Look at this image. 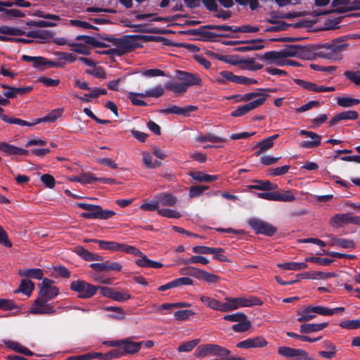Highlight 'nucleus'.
I'll use <instances>...</instances> for the list:
<instances>
[{
	"label": "nucleus",
	"instance_id": "obj_5",
	"mask_svg": "<svg viewBox=\"0 0 360 360\" xmlns=\"http://www.w3.org/2000/svg\"><path fill=\"white\" fill-rule=\"evenodd\" d=\"M226 311H232L240 307L260 306L262 301L252 295L243 297H226Z\"/></svg>",
	"mask_w": 360,
	"mask_h": 360
},
{
	"label": "nucleus",
	"instance_id": "obj_29",
	"mask_svg": "<svg viewBox=\"0 0 360 360\" xmlns=\"http://www.w3.org/2000/svg\"><path fill=\"white\" fill-rule=\"evenodd\" d=\"M189 176L199 182H211L219 179L218 175L207 174L202 172H191Z\"/></svg>",
	"mask_w": 360,
	"mask_h": 360
},
{
	"label": "nucleus",
	"instance_id": "obj_7",
	"mask_svg": "<svg viewBox=\"0 0 360 360\" xmlns=\"http://www.w3.org/2000/svg\"><path fill=\"white\" fill-rule=\"evenodd\" d=\"M207 25L200 26L197 29L188 30L186 33L190 35H198L200 37L199 39L202 41H214L216 37H231V35L226 33H215L210 30L209 28L206 27Z\"/></svg>",
	"mask_w": 360,
	"mask_h": 360
},
{
	"label": "nucleus",
	"instance_id": "obj_53",
	"mask_svg": "<svg viewBox=\"0 0 360 360\" xmlns=\"http://www.w3.org/2000/svg\"><path fill=\"white\" fill-rule=\"evenodd\" d=\"M195 313L190 309L178 310L174 312V316L177 321H184L189 319L191 316L195 315Z\"/></svg>",
	"mask_w": 360,
	"mask_h": 360
},
{
	"label": "nucleus",
	"instance_id": "obj_1",
	"mask_svg": "<svg viewBox=\"0 0 360 360\" xmlns=\"http://www.w3.org/2000/svg\"><path fill=\"white\" fill-rule=\"evenodd\" d=\"M53 281L44 278L40 285L39 297L34 300L30 312L32 314H53L56 309L47 302L54 299L59 293V289L52 285Z\"/></svg>",
	"mask_w": 360,
	"mask_h": 360
},
{
	"label": "nucleus",
	"instance_id": "obj_56",
	"mask_svg": "<svg viewBox=\"0 0 360 360\" xmlns=\"http://www.w3.org/2000/svg\"><path fill=\"white\" fill-rule=\"evenodd\" d=\"M231 351L229 349L219 345L214 356L217 359L214 360H228Z\"/></svg>",
	"mask_w": 360,
	"mask_h": 360
},
{
	"label": "nucleus",
	"instance_id": "obj_13",
	"mask_svg": "<svg viewBox=\"0 0 360 360\" xmlns=\"http://www.w3.org/2000/svg\"><path fill=\"white\" fill-rule=\"evenodd\" d=\"M268 342L262 336L248 338L237 343L236 347L241 349L262 348L266 346Z\"/></svg>",
	"mask_w": 360,
	"mask_h": 360
},
{
	"label": "nucleus",
	"instance_id": "obj_17",
	"mask_svg": "<svg viewBox=\"0 0 360 360\" xmlns=\"http://www.w3.org/2000/svg\"><path fill=\"white\" fill-rule=\"evenodd\" d=\"M359 117V113L355 110H347L336 114L330 121V126L337 124L342 120H355Z\"/></svg>",
	"mask_w": 360,
	"mask_h": 360
},
{
	"label": "nucleus",
	"instance_id": "obj_19",
	"mask_svg": "<svg viewBox=\"0 0 360 360\" xmlns=\"http://www.w3.org/2000/svg\"><path fill=\"white\" fill-rule=\"evenodd\" d=\"M200 300L207 307L220 311H226V303H221L218 300L205 295H201Z\"/></svg>",
	"mask_w": 360,
	"mask_h": 360
},
{
	"label": "nucleus",
	"instance_id": "obj_33",
	"mask_svg": "<svg viewBox=\"0 0 360 360\" xmlns=\"http://www.w3.org/2000/svg\"><path fill=\"white\" fill-rule=\"evenodd\" d=\"M195 140L199 143H204L207 141L212 143H224L226 141V139L210 133L206 134H200L196 137Z\"/></svg>",
	"mask_w": 360,
	"mask_h": 360
},
{
	"label": "nucleus",
	"instance_id": "obj_6",
	"mask_svg": "<svg viewBox=\"0 0 360 360\" xmlns=\"http://www.w3.org/2000/svg\"><path fill=\"white\" fill-rule=\"evenodd\" d=\"M70 287L71 290L77 292V297L81 299L91 298L98 290V286L89 283L83 280L72 281Z\"/></svg>",
	"mask_w": 360,
	"mask_h": 360
},
{
	"label": "nucleus",
	"instance_id": "obj_10",
	"mask_svg": "<svg viewBox=\"0 0 360 360\" xmlns=\"http://www.w3.org/2000/svg\"><path fill=\"white\" fill-rule=\"evenodd\" d=\"M268 96V94H264L263 97H260L256 100L248 103L245 105L239 106L235 110L231 112V115L232 117H236L246 115L250 111L263 105Z\"/></svg>",
	"mask_w": 360,
	"mask_h": 360
},
{
	"label": "nucleus",
	"instance_id": "obj_49",
	"mask_svg": "<svg viewBox=\"0 0 360 360\" xmlns=\"http://www.w3.org/2000/svg\"><path fill=\"white\" fill-rule=\"evenodd\" d=\"M143 161L148 168H157L161 165V162L153 160V157L148 153H143Z\"/></svg>",
	"mask_w": 360,
	"mask_h": 360
},
{
	"label": "nucleus",
	"instance_id": "obj_21",
	"mask_svg": "<svg viewBox=\"0 0 360 360\" xmlns=\"http://www.w3.org/2000/svg\"><path fill=\"white\" fill-rule=\"evenodd\" d=\"M155 199L158 201L159 207L166 206V207H173L177 202V199L176 196L172 195L170 193H161L155 196Z\"/></svg>",
	"mask_w": 360,
	"mask_h": 360
},
{
	"label": "nucleus",
	"instance_id": "obj_14",
	"mask_svg": "<svg viewBox=\"0 0 360 360\" xmlns=\"http://www.w3.org/2000/svg\"><path fill=\"white\" fill-rule=\"evenodd\" d=\"M300 134L306 136L311 139V141H302L300 143V146L303 148H314L321 144V136L315 132L307 130H301Z\"/></svg>",
	"mask_w": 360,
	"mask_h": 360
},
{
	"label": "nucleus",
	"instance_id": "obj_64",
	"mask_svg": "<svg viewBox=\"0 0 360 360\" xmlns=\"http://www.w3.org/2000/svg\"><path fill=\"white\" fill-rule=\"evenodd\" d=\"M344 75L356 85L360 86V71H346Z\"/></svg>",
	"mask_w": 360,
	"mask_h": 360
},
{
	"label": "nucleus",
	"instance_id": "obj_61",
	"mask_svg": "<svg viewBox=\"0 0 360 360\" xmlns=\"http://www.w3.org/2000/svg\"><path fill=\"white\" fill-rule=\"evenodd\" d=\"M305 262L327 266L332 264L333 260L328 258H321L319 257H308L305 258Z\"/></svg>",
	"mask_w": 360,
	"mask_h": 360
},
{
	"label": "nucleus",
	"instance_id": "obj_30",
	"mask_svg": "<svg viewBox=\"0 0 360 360\" xmlns=\"http://www.w3.org/2000/svg\"><path fill=\"white\" fill-rule=\"evenodd\" d=\"M34 289V284L29 279L24 278L21 281L19 287L15 290V293H23L30 296Z\"/></svg>",
	"mask_w": 360,
	"mask_h": 360
},
{
	"label": "nucleus",
	"instance_id": "obj_35",
	"mask_svg": "<svg viewBox=\"0 0 360 360\" xmlns=\"http://www.w3.org/2000/svg\"><path fill=\"white\" fill-rule=\"evenodd\" d=\"M331 241L332 245H338L345 249H354L356 247L355 242L350 239L333 237Z\"/></svg>",
	"mask_w": 360,
	"mask_h": 360
},
{
	"label": "nucleus",
	"instance_id": "obj_40",
	"mask_svg": "<svg viewBox=\"0 0 360 360\" xmlns=\"http://www.w3.org/2000/svg\"><path fill=\"white\" fill-rule=\"evenodd\" d=\"M165 88L169 91L177 94H183L187 91L186 85L178 82H168L165 84Z\"/></svg>",
	"mask_w": 360,
	"mask_h": 360
},
{
	"label": "nucleus",
	"instance_id": "obj_52",
	"mask_svg": "<svg viewBox=\"0 0 360 360\" xmlns=\"http://www.w3.org/2000/svg\"><path fill=\"white\" fill-rule=\"evenodd\" d=\"M158 214L161 217L169 219H179L181 217V214L178 211L171 209H160L158 210Z\"/></svg>",
	"mask_w": 360,
	"mask_h": 360
},
{
	"label": "nucleus",
	"instance_id": "obj_15",
	"mask_svg": "<svg viewBox=\"0 0 360 360\" xmlns=\"http://www.w3.org/2000/svg\"><path fill=\"white\" fill-rule=\"evenodd\" d=\"M198 108L195 105H186L185 107H179L178 105H172L169 108L162 109L160 112L165 115L176 114L188 117L191 112L197 110Z\"/></svg>",
	"mask_w": 360,
	"mask_h": 360
},
{
	"label": "nucleus",
	"instance_id": "obj_8",
	"mask_svg": "<svg viewBox=\"0 0 360 360\" xmlns=\"http://www.w3.org/2000/svg\"><path fill=\"white\" fill-rule=\"evenodd\" d=\"M248 224L257 234L272 236L277 231L275 226L257 218L250 219Z\"/></svg>",
	"mask_w": 360,
	"mask_h": 360
},
{
	"label": "nucleus",
	"instance_id": "obj_54",
	"mask_svg": "<svg viewBox=\"0 0 360 360\" xmlns=\"http://www.w3.org/2000/svg\"><path fill=\"white\" fill-rule=\"evenodd\" d=\"M232 82L236 84H241L247 86H250L251 84H257L258 82L252 78H248L244 76H233V78L232 79Z\"/></svg>",
	"mask_w": 360,
	"mask_h": 360
},
{
	"label": "nucleus",
	"instance_id": "obj_11",
	"mask_svg": "<svg viewBox=\"0 0 360 360\" xmlns=\"http://www.w3.org/2000/svg\"><path fill=\"white\" fill-rule=\"evenodd\" d=\"M176 77L182 82L184 85H186L187 89L191 86H201L202 84V79L196 74L177 70Z\"/></svg>",
	"mask_w": 360,
	"mask_h": 360
},
{
	"label": "nucleus",
	"instance_id": "obj_27",
	"mask_svg": "<svg viewBox=\"0 0 360 360\" xmlns=\"http://www.w3.org/2000/svg\"><path fill=\"white\" fill-rule=\"evenodd\" d=\"M255 182L256 184L250 185V189H255L259 191H271L276 189L278 188L277 184L271 183L270 181H261V180H255Z\"/></svg>",
	"mask_w": 360,
	"mask_h": 360
},
{
	"label": "nucleus",
	"instance_id": "obj_31",
	"mask_svg": "<svg viewBox=\"0 0 360 360\" xmlns=\"http://www.w3.org/2000/svg\"><path fill=\"white\" fill-rule=\"evenodd\" d=\"M63 111V110L62 108H56L52 110L45 117L36 119L35 123L39 124L41 122H54L58 117L62 115Z\"/></svg>",
	"mask_w": 360,
	"mask_h": 360
},
{
	"label": "nucleus",
	"instance_id": "obj_9",
	"mask_svg": "<svg viewBox=\"0 0 360 360\" xmlns=\"http://www.w3.org/2000/svg\"><path fill=\"white\" fill-rule=\"evenodd\" d=\"M94 243L98 245L101 250H110L113 252H123L128 254H136L133 246L124 243H120L115 241L94 240Z\"/></svg>",
	"mask_w": 360,
	"mask_h": 360
},
{
	"label": "nucleus",
	"instance_id": "obj_18",
	"mask_svg": "<svg viewBox=\"0 0 360 360\" xmlns=\"http://www.w3.org/2000/svg\"><path fill=\"white\" fill-rule=\"evenodd\" d=\"M122 349L124 356L127 354H135L140 351V344L139 342L132 340V338L123 339Z\"/></svg>",
	"mask_w": 360,
	"mask_h": 360
},
{
	"label": "nucleus",
	"instance_id": "obj_23",
	"mask_svg": "<svg viewBox=\"0 0 360 360\" xmlns=\"http://www.w3.org/2000/svg\"><path fill=\"white\" fill-rule=\"evenodd\" d=\"M74 252L86 261H103V257L99 255L92 253L82 246H77Z\"/></svg>",
	"mask_w": 360,
	"mask_h": 360
},
{
	"label": "nucleus",
	"instance_id": "obj_37",
	"mask_svg": "<svg viewBox=\"0 0 360 360\" xmlns=\"http://www.w3.org/2000/svg\"><path fill=\"white\" fill-rule=\"evenodd\" d=\"M295 197L292 191L281 190L276 191L275 201L292 202L295 200Z\"/></svg>",
	"mask_w": 360,
	"mask_h": 360
},
{
	"label": "nucleus",
	"instance_id": "obj_57",
	"mask_svg": "<svg viewBox=\"0 0 360 360\" xmlns=\"http://www.w3.org/2000/svg\"><path fill=\"white\" fill-rule=\"evenodd\" d=\"M208 188L207 186H192L189 188V197L191 198L198 197Z\"/></svg>",
	"mask_w": 360,
	"mask_h": 360
},
{
	"label": "nucleus",
	"instance_id": "obj_2",
	"mask_svg": "<svg viewBox=\"0 0 360 360\" xmlns=\"http://www.w3.org/2000/svg\"><path fill=\"white\" fill-rule=\"evenodd\" d=\"M77 207L86 210L85 212H82L80 214V216L84 219H108L115 215L114 211L103 210L100 205L77 202Z\"/></svg>",
	"mask_w": 360,
	"mask_h": 360
},
{
	"label": "nucleus",
	"instance_id": "obj_47",
	"mask_svg": "<svg viewBox=\"0 0 360 360\" xmlns=\"http://www.w3.org/2000/svg\"><path fill=\"white\" fill-rule=\"evenodd\" d=\"M3 121L6 123L18 124L22 127H32L37 124L35 123V120L33 122H29L19 118L8 117H4Z\"/></svg>",
	"mask_w": 360,
	"mask_h": 360
},
{
	"label": "nucleus",
	"instance_id": "obj_4",
	"mask_svg": "<svg viewBox=\"0 0 360 360\" xmlns=\"http://www.w3.org/2000/svg\"><path fill=\"white\" fill-rule=\"evenodd\" d=\"M285 49L281 51L282 58L295 57L304 60L311 59L315 53L314 46L285 45Z\"/></svg>",
	"mask_w": 360,
	"mask_h": 360
},
{
	"label": "nucleus",
	"instance_id": "obj_34",
	"mask_svg": "<svg viewBox=\"0 0 360 360\" xmlns=\"http://www.w3.org/2000/svg\"><path fill=\"white\" fill-rule=\"evenodd\" d=\"M278 266L279 268L285 269V270L299 271V270L307 269L308 265H307V262H289L278 264Z\"/></svg>",
	"mask_w": 360,
	"mask_h": 360
},
{
	"label": "nucleus",
	"instance_id": "obj_50",
	"mask_svg": "<svg viewBox=\"0 0 360 360\" xmlns=\"http://www.w3.org/2000/svg\"><path fill=\"white\" fill-rule=\"evenodd\" d=\"M181 263L183 264H196V263H200L202 264H207L209 263V260H208V259H207L206 257H205L203 256L194 255V256H192L189 259H183Z\"/></svg>",
	"mask_w": 360,
	"mask_h": 360
},
{
	"label": "nucleus",
	"instance_id": "obj_24",
	"mask_svg": "<svg viewBox=\"0 0 360 360\" xmlns=\"http://www.w3.org/2000/svg\"><path fill=\"white\" fill-rule=\"evenodd\" d=\"M257 58L262 61H266L269 64H276L277 65V63L283 62V60H281L280 59L283 58L281 52L280 51H269L266 52L264 54H257Z\"/></svg>",
	"mask_w": 360,
	"mask_h": 360
},
{
	"label": "nucleus",
	"instance_id": "obj_12",
	"mask_svg": "<svg viewBox=\"0 0 360 360\" xmlns=\"http://www.w3.org/2000/svg\"><path fill=\"white\" fill-rule=\"evenodd\" d=\"M278 354L285 357L300 356L302 360H314L304 349H294L289 347H281L278 349Z\"/></svg>",
	"mask_w": 360,
	"mask_h": 360
},
{
	"label": "nucleus",
	"instance_id": "obj_20",
	"mask_svg": "<svg viewBox=\"0 0 360 360\" xmlns=\"http://www.w3.org/2000/svg\"><path fill=\"white\" fill-rule=\"evenodd\" d=\"M278 136V134H274L257 143L255 148H259V150L255 153V155L257 157L259 156L262 153L271 149L274 146V141L276 140Z\"/></svg>",
	"mask_w": 360,
	"mask_h": 360
},
{
	"label": "nucleus",
	"instance_id": "obj_55",
	"mask_svg": "<svg viewBox=\"0 0 360 360\" xmlns=\"http://www.w3.org/2000/svg\"><path fill=\"white\" fill-rule=\"evenodd\" d=\"M105 311H113L115 314H110L109 316L116 319H122L124 317V310L119 307H105L104 308Z\"/></svg>",
	"mask_w": 360,
	"mask_h": 360
},
{
	"label": "nucleus",
	"instance_id": "obj_60",
	"mask_svg": "<svg viewBox=\"0 0 360 360\" xmlns=\"http://www.w3.org/2000/svg\"><path fill=\"white\" fill-rule=\"evenodd\" d=\"M339 326L345 329H356L360 328V319L355 320H346L341 321Z\"/></svg>",
	"mask_w": 360,
	"mask_h": 360
},
{
	"label": "nucleus",
	"instance_id": "obj_43",
	"mask_svg": "<svg viewBox=\"0 0 360 360\" xmlns=\"http://www.w3.org/2000/svg\"><path fill=\"white\" fill-rule=\"evenodd\" d=\"M164 94V89L161 85L156 86L153 89L147 90L143 94H140V97H154L159 98Z\"/></svg>",
	"mask_w": 360,
	"mask_h": 360
},
{
	"label": "nucleus",
	"instance_id": "obj_39",
	"mask_svg": "<svg viewBox=\"0 0 360 360\" xmlns=\"http://www.w3.org/2000/svg\"><path fill=\"white\" fill-rule=\"evenodd\" d=\"M26 36L34 39H49L52 37L53 34L49 30H33L27 32Z\"/></svg>",
	"mask_w": 360,
	"mask_h": 360
},
{
	"label": "nucleus",
	"instance_id": "obj_46",
	"mask_svg": "<svg viewBox=\"0 0 360 360\" xmlns=\"http://www.w3.org/2000/svg\"><path fill=\"white\" fill-rule=\"evenodd\" d=\"M200 342V339H194L186 342H183L181 344L177 350L179 352H188L191 351L193 348H195L198 343Z\"/></svg>",
	"mask_w": 360,
	"mask_h": 360
},
{
	"label": "nucleus",
	"instance_id": "obj_59",
	"mask_svg": "<svg viewBox=\"0 0 360 360\" xmlns=\"http://www.w3.org/2000/svg\"><path fill=\"white\" fill-rule=\"evenodd\" d=\"M240 63L248 65V68L250 70H259L263 68V65L256 63L253 58L243 59Z\"/></svg>",
	"mask_w": 360,
	"mask_h": 360
},
{
	"label": "nucleus",
	"instance_id": "obj_28",
	"mask_svg": "<svg viewBox=\"0 0 360 360\" xmlns=\"http://www.w3.org/2000/svg\"><path fill=\"white\" fill-rule=\"evenodd\" d=\"M18 274L20 276L41 280L44 276V271L41 269H20Z\"/></svg>",
	"mask_w": 360,
	"mask_h": 360
},
{
	"label": "nucleus",
	"instance_id": "obj_45",
	"mask_svg": "<svg viewBox=\"0 0 360 360\" xmlns=\"http://www.w3.org/2000/svg\"><path fill=\"white\" fill-rule=\"evenodd\" d=\"M294 82L297 85L302 86L303 89H307L308 91H314V92H319V87L316 84L304 81L301 79H295Z\"/></svg>",
	"mask_w": 360,
	"mask_h": 360
},
{
	"label": "nucleus",
	"instance_id": "obj_38",
	"mask_svg": "<svg viewBox=\"0 0 360 360\" xmlns=\"http://www.w3.org/2000/svg\"><path fill=\"white\" fill-rule=\"evenodd\" d=\"M312 310V307H308L301 311H298L297 321L300 323H305L316 317V315Z\"/></svg>",
	"mask_w": 360,
	"mask_h": 360
},
{
	"label": "nucleus",
	"instance_id": "obj_58",
	"mask_svg": "<svg viewBox=\"0 0 360 360\" xmlns=\"http://www.w3.org/2000/svg\"><path fill=\"white\" fill-rule=\"evenodd\" d=\"M17 146L9 144L6 142H0V150L4 153L6 155H16Z\"/></svg>",
	"mask_w": 360,
	"mask_h": 360
},
{
	"label": "nucleus",
	"instance_id": "obj_51",
	"mask_svg": "<svg viewBox=\"0 0 360 360\" xmlns=\"http://www.w3.org/2000/svg\"><path fill=\"white\" fill-rule=\"evenodd\" d=\"M112 44L115 46L117 49L123 51L124 53L131 48L130 41L125 39L115 38Z\"/></svg>",
	"mask_w": 360,
	"mask_h": 360
},
{
	"label": "nucleus",
	"instance_id": "obj_3",
	"mask_svg": "<svg viewBox=\"0 0 360 360\" xmlns=\"http://www.w3.org/2000/svg\"><path fill=\"white\" fill-rule=\"evenodd\" d=\"M345 47L346 44L343 43L342 40L335 39L330 42L314 46V54L323 58L331 59L337 53L343 51Z\"/></svg>",
	"mask_w": 360,
	"mask_h": 360
},
{
	"label": "nucleus",
	"instance_id": "obj_48",
	"mask_svg": "<svg viewBox=\"0 0 360 360\" xmlns=\"http://www.w3.org/2000/svg\"><path fill=\"white\" fill-rule=\"evenodd\" d=\"M202 269L193 266H187L181 269L180 273L182 275L193 276L197 279H200Z\"/></svg>",
	"mask_w": 360,
	"mask_h": 360
},
{
	"label": "nucleus",
	"instance_id": "obj_25",
	"mask_svg": "<svg viewBox=\"0 0 360 360\" xmlns=\"http://www.w3.org/2000/svg\"><path fill=\"white\" fill-rule=\"evenodd\" d=\"M328 326V322L321 323H304L300 326V331L303 334H309L320 331Z\"/></svg>",
	"mask_w": 360,
	"mask_h": 360
},
{
	"label": "nucleus",
	"instance_id": "obj_22",
	"mask_svg": "<svg viewBox=\"0 0 360 360\" xmlns=\"http://www.w3.org/2000/svg\"><path fill=\"white\" fill-rule=\"evenodd\" d=\"M322 347L326 351H319V355L323 358L330 359L337 355L338 348L336 345L330 340H324Z\"/></svg>",
	"mask_w": 360,
	"mask_h": 360
},
{
	"label": "nucleus",
	"instance_id": "obj_62",
	"mask_svg": "<svg viewBox=\"0 0 360 360\" xmlns=\"http://www.w3.org/2000/svg\"><path fill=\"white\" fill-rule=\"evenodd\" d=\"M234 74L231 71H221L219 73V77L216 79V82L219 84H226V80L232 82Z\"/></svg>",
	"mask_w": 360,
	"mask_h": 360
},
{
	"label": "nucleus",
	"instance_id": "obj_42",
	"mask_svg": "<svg viewBox=\"0 0 360 360\" xmlns=\"http://www.w3.org/2000/svg\"><path fill=\"white\" fill-rule=\"evenodd\" d=\"M337 103L339 106L343 108H349L360 103V100L349 97H338L337 98Z\"/></svg>",
	"mask_w": 360,
	"mask_h": 360
},
{
	"label": "nucleus",
	"instance_id": "obj_44",
	"mask_svg": "<svg viewBox=\"0 0 360 360\" xmlns=\"http://www.w3.org/2000/svg\"><path fill=\"white\" fill-rule=\"evenodd\" d=\"M220 248H211L204 245H197L194 246L192 248V251L195 254H201V255H210L212 252H217V251H220Z\"/></svg>",
	"mask_w": 360,
	"mask_h": 360
},
{
	"label": "nucleus",
	"instance_id": "obj_63",
	"mask_svg": "<svg viewBox=\"0 0 360 360\" xmlns=\"http://www.w3.org/2000/svg\"><path fill=\"white\" fill-rule=\"evenodd\" d=\"M251 327V323L247 319L241 322L234 324L232 326L233 330L237 333L247 331Z\"/></svg>",
	"mask_w": 360,
	"mask_h": 360
},
{
	"label": "nucleus",
	"instance_id": "obj_26",
	"mask_svg": "<svg viewBox=\"0 0 360 360\" xmlns=\"http://www.w3.org/2000/svg\"><path fill=\"white\" fill-rule=\"evenodd\" d=\"M265 22L276 25L274 26L268 27L266 28L265 32H280V31H285L287 30V29L290 27L291 25L284 22V21H278L274 19H266Z\"/></svg>",
	"mask_w": 360,
	"mask_h": 360
},
{
	"label": "nucleus",
	"instance_id": "obj_36",
	"mask_svg": "<svg viewBox=\"0 0 360 360\" xmlns=\"http://www.w3.org/2000/svg\"><path fill=\"white\" fill-rule=\"evenodd\" d=\"M354 10H360V0H355L352 2L349 1V5L348 6L336 8L333 11V12L341 14ZM330 13H332V11H326L323 14H328Z\"/></svg>",
	"mask_w": 360,
	"mask_h": 360
},
{
	"label": "nucleus",
	"instance_id": "obj_41",
	"mask_svg": "<svg viewBox=\"0 0 360 360\" xmlns=\"http://www.w3.org/2000/svg\"><path fill=\"white\" fill-rule=\"evenodd\" d=\"M133 248L135 249V250H136V254H131V255H134V256H138L140 257L136 260V264L140 267H143V268L149 267L150 259L149 258H148L146 255H144L142 252H141L136 247L133 246Z\"/></svg>",
	"mask_w": 360,
	"mask_h": 360
},
{
	"label": "nucleus",
	"instance_id": "obj_32",
	"mask_svg": "<svg viewBox=\"0 0 360 360\" xmlns=\"http://www.w3.org/2000/svg\"><path fill=\"white\" fill-rule=\"evenodd\" d=\"M349 213L336 214L331 219L330 224L332 226L342 227L349 224Z\"/></svg>",
	"mask_w": 360,
	"mask_h": 360
},
{
	"label": "nucleus",
	"instance_id": "obj_16",
	"mask_svg": "<svg viewBox=\"0 0 360 360\" xmlns=\"http://www.w3.org/2000/svg\"><path fill=\"white\" fill-rule=\"evenodd\" d=\"M219 345L204 344L198 346L195 350V355L197 358H204L207 356H214Z\"/></svg>",
	"mask_w": 360,
	"mask_h": 360
}]
</instances>
